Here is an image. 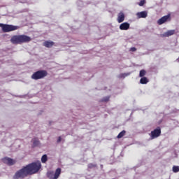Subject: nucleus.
I'll return each instance as SVG.
<instances>
[{
    "mask_svg": "<svg viewBox=\"0 0 179 179\" xmlns=\"http://www.w3.org/2000/svg\"><path fill=\"white\" fill-rule=\"evenodd\" d=\"M40 169H41V162H33L17 171L14 176V178H24V177H27L29 175L36 174Z\"/></svg>",
    "mask_w": 179,
    "mask_h": 179,
    "instance_id": "1",
    "label": "nucleus"
},
{
    "mask_svg": "<svg viewBox=\"0 0 179 179\" xmlns=\"http://www.w3.org/2000/svg\"><path fill=\"white\" fill-rule=\"evenodd\" d=\"M160 135H162V129L160 127H158L151 131L150 134V139H156V138H159Z\"/></svg>",
    "mask_w": 179,
    "mask_h": 179,
    "instance_id": "6",
    "label": "nucleus"
},
{
    "mask_svg": "<svg viewBox=\"0 0 179 179\" xmlns=\"http://www.w3.org/2000/svg\"><path fill=\"white\" fill-rule=\"evenodd\" d=\"M124 20H125V14H124L123 12H120V13H118L117 21L119 23H122V22H124Z\"/></svg>",
    "mask_w": 179,
    "mask_h": 179,
    "instance_id": "10",
    "label": "nucleus"
},
{
    "mask_svg": "<svg viewBox=\"0 0 179 179\" xmlns=\"http://www.w3.org/2000/svg\"><path fill=\"white\" fill-rule=\"evenodd\" d=\"M62 141V138H61V136H59L57 139V143H59V142H61Z\"/></svg>",
    "mask_w": 179,
    "mask_h": 179,
    "instance_id": "24",
    "label": "nucleus"
},
{
    "mask_svg": "<svg viewBox=\"0 0 179 179\" xmlns=\"http://www.w3.org/2000/svg\"><path fill=\"white\" fill-rule=\"evenodd\" d=\"M54 44H55V43L51 41H45L43 42V47H46V48H51V47H53Z\"/></svg>",
    "mask_w": 179,
    "mask_h": 179,
    "instance_id": "11",
    "label": "nucleus"
},
{
    "mask_svg": "<svg viewBox=\"0 0 179 179\" xmlns=\"http://www.w3.org/2000/svg\"><path fill=\"white\" fill-rule=\"evenodd\" d=\"M129 23L128 22H123L120 25V30H128L129 29Z\"/></svg>",
    "mask_w": 179,
    "mask_h": 179,
    "instance_id": "12",
    "label": "nucleus"
},
{
    "mask_svg": "<svg viewBox=\"0 0 179 179\" xmlns=\"http://www.w3.org/2000/svg\"><path fill=\"white\" fill-rule=\"evenodd\" d=\"M61 176V168H57L55 172V174L52 171H49L47 173V177L49 179H58Z\"/></svg>",
    "mask_w": 179,
    "mask_h": 179,
    "instance_id": "5",
    "label": "nucleus"
},
{
    "mask_svg": "<svg viewBox=\"0 0 179 179\" xmlns=\"http://www.w3.org/2000/svg\"><path fill=\"white\" fill-rule=\"evenodd\" d=\"M47 160H48V157H47V155H44L42 156L41 157V162L42 163H46Z\"/></svg>",
    "mask_w": 179,
    "mask_h": 179,
    "instance_id": "17",
    "label": "nucleus"
},
{
    "mask_svg": "<svg viewBox=\"0 0 179 179\" xmlns=\"http://www.w3.org/2000/svg\"><path fill=\"white\" fill-rule=\"evenodd\" d=\"M31 38L27 35H14L10 38L12 44H23V43H30Z\"/></svg>",
    "mask_w": 179,
    "mask_h": 179,
    "instance_id": "2",
    "label": "nucleus"
},
{
    "mask_svg": "<svg viewBox=\"0 0 179 179\" xmlns=\"http://www.w3.org/2000/svg\"><path fill=\"white\" fill-rule=\"evenodd\" d=\"M149 80H148V78L146 77H142L140 80V83L141 85H146V83H148Z\"/></svg>",
    "mask_w": 179,
    "mask_h": 179,
    "instance_id": "14",
    "label": "nucleus"
},
{
    "mask_svg": "<svg viewBox=\"0 0 179 179\" xmlns=\"http://www.w3.org/2000/svg\"><path fill=\"white\" fill-rule=\"evenodd\" d=\"M88 169H94L95 167H97V164H89L87 166Z\"/></svg>",
    "mask_w": 179,
    "mask_h": 179,
    "instance_id": "20",
    "label": "nucleus"
},
{
    "mask_svg": "<svg viewBox=\"0 0 179 179\" xmlns=\"http://www.w3.org/2000/svg\"><path fill=\"white\" fill-rule=\"evenodd\" d=\"M173 173H178L179 171V166H173L172 168Z\"/></svg>",
    "mask_w": 179,
    "mask_h": 179,
    "instance_id": "19",
    "label": "nucleus"
},
{
    "mask_svg": "<svg viewBox=\"0 0 179 179\" xmlns=\"http://www.w3.org/2000/svg\"><path fill=\"white\" fill-rule=\"evenodd\" d=\"M146 1H141L140 3H138L139 6H143Z\"/></svg>",
    "mask_w": 179,
    "mask_h": 179,
    "instance_id": "22",
    "label": "nucleus"
},
{
    "mask_svg": "<svg viewBox=\"0 0 179 179\" xmlns=\"http://www.w3.org/2000/svg\"><path fill=\"white\" fill-rule=\"evenodd\" d=\"M47 75H48V73L47 72V71L39 70L32 74L31 79H34V80H38L40 79H44V78H45V76H47Z\"/></svg>",
    "mask_w": 179,
    "mask_h": 179,
    "instance_id": "3",
    "label": "nucleus"
},
{
    "mask_svg": "<svg viewBox=\"0 0 179 179\" xmlns=\"http://www.w3.org/2000/svg\"><path fill=\"white\" fill-rule=\"evenodd\" d=\"M169 19H170V14L161 17L159 20H158L157 23L159 24H163L164 23H166V22L168 21Z\"/></svg>",
    "mask_w": 179,
    "mask_h": 179,
    "instance_id": "8",
    "label": "nucleus"
},
{
    "mask_svg": "<svg viewBox=\"0 0 179 179\" xmlns=\"http://www.w3.org/2000/svg\"><path fill=\"white\" fill-rule=\"evenodd\" d=\"M2 162H4L5 164H8V166H13V164H16V160L8 157L3 158Z\"/></svg>",
    "mask_w": 179,
    "mask_h": 179,
    "instance_id": "7",
    "label": "nucleus"
},
{
    "mask_svg": "<svg viewBox=\"0 0 179 179\" xmlns=\"http://www.w3.org/2000/svg\"><path fill=\"white\" fill-rule=\"evenodd\" d=\"M136 16L138 19H145L148 17V11H141L136 13Z\"/></svg>",
    "mask_w": 179,
    "mask_h": 179,
    "instance_id": "9",
    "label": "nucleus"
},
{
    "mask_svg": "<svg viewBox=\"0 0 179 179\" xmlns=\"http://www.w3.org/2000/svg\"><path fill=\"white\" fill-rule=\"evenodd\" d=\"M0 27H1L2 31H3V33H9L10 31H15V30H17V29H19L18 26L6 24H0Z\"/></svg>",
    "mask_w": 179,
    "mask_h": 179,
    "instance_id": "4",
    "label": "nucleus"
},
{
    "mask_svg": "<svg viewBox=\"0 0 179 179\" xmlns=\"http://www.w3.org/2000/svg\"><path fill=\"white\" fill-rule=\"evenodd\" d=\"M126 132H127V131H125V130L122 131L117 135V138L118 139H121V138H122V137L125 135Z\"/></svg>",
    "mask_w": 179,
    "mask_h": 179,
    "instance_id": "15",
    "label": "nucleus"
},
{
    "mask_svg": "<svg viewBox=\"0 0 179 179\" xmlns=\"http://www.w3.org/2000/svg\"><path fill=\"white\" fill-rule=\"evenodd\" d=\"M142 1H145V0H142Z\"/></svg>",
    "mask_w": 179,
    "mask_h": 179,
    "instance_id": "26",
    "label": "nucleus"
},
{
    "mask_svg": "<svg viewBox=\"0 0 179 179\" xmlns=\"http://www.w3.org/2000/svg\"><path fill=\"white\" fill-rule=\"evenodd\" d=\"M130 51H132V52H135V51H136V48L135 47L131 48Z\"/></svg>",
    "mask_w": 179,
    "mask_h": 179,
    "instance_id": "23",
    "label": "nucleus"
},
{
    "mask_svg": "<svg viewBox=\"0 0 179 179\" xmlns=\"http://www.w3.org/2000/svg\"><path fill=\"white\" fill-rule=\"evenodd\" d=\"M145 75H146V71H145L143 69L140 71V73H139L140 78H143V76H145Z\"/></svg>",
    "mask_w": 179,
    "mask_h": 179,
    "instance_id": "18",
    "label": "nucleus"
},
{
    "mask_svg": "<svg viewBox=\"0 0 179 179\" xmlns=\"http://www.w3.org/2000/svg\"><path fill=\"white\" fill-rule=\"evenodd\" d=\"M109 100H110V96H106V97L103 98L102 101L107 102Z\"/></svg>",
    "mask_w": 179,
    "mask_h": 179,
    "instance_id": "21",
    "label": "nucleus"
},
{
    "mask_svg": "<svg viewBox=\"0 0 179 179\" xmlns=\"http://www.w3.org/2000/svg\"><path fill=\"white\" fill-rule=\"evenodd\" d=\"M40 145V141L37 138L33 139V146H38Z\"/></svg>",
    "mask_w": 179,
    "mask_h": 179,
    "instance_id": "16",
    "label": "nucleus"
},
{
    "mask_svg": "<svg viewBox=\"0 0 179 179\" xmlns=\"http://www.w3.org/2000/svg\"><path fill=\"white\" fill-rule=\"evenodd\" d=\"M125 76H127V74H125V73L120 75V77H121V78H122V77H123V78H125Z\"/></svg>",
    "mask_w": 179,
    "mask_h": 179,
    "instance_id": "25",
    "label": "nucleus"
},
{
    "mask_svg": "<svg viewBox=\"0 0 179 179\" xmlns=\"http://www.w3.org/2000/svg\"><path fill=\"white\" fill-rule=\"evenodd\" d=\"M176 34V30H169L165 32L163 36L164 37H170V36H173Z\"/></svg>",
    "mask_w": 179,
    "mask_h": 179,
    "instance_id": "13",
    "label": "nucleus"
}]
</instances>
